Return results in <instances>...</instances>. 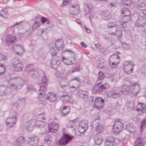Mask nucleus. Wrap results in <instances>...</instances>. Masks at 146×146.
Instances as JSON below:
<instances>
[{"instance_id": "f257e3e1", "label": "nucleus", "mask_w": 146, "mask_h": 146, "mask_svg": "<svg viewBox=\"0 0 146 146\" xmlns=\"http://www.w3.org/2000/svg\"><path fill=\"white\" fill-rule=\"evenodd\" d=\"M12 82L8 87L0 86V96L8 95L11 94L12 90L21 89L24 86L25 80L24 78L18 76H13L11 78L10 83Z\"/></svg>"}, {"instance_id": "f03ea898", "label": "nucleus", "mask_w": 146, "mask_h": 146, "mask_svg": "<svg viewBox=\"0 0 146 146\" xmlns=\"http://www.w3.org/2000/svg\"><path fill=\"white\" fill-rule=\"evenodd\" d=\"M11 50L13 53L19 56L22 55L25 52L23 46L19 44L13 45Z\"/></svg>"}, {"instance_id": "7ed1b4c3", "label": "nucleus", "mask_w": 146, "mask_h": 146, "mask_svg": "<svg viewBox=\"0 0 146 146\" xmlns=\"http://www.w3.org/2000/svg\"><path fill=\"white\" fill-rule=\"evenodd\" d=\"M11 66L15 71H21L23 68L22 62L20 60L16 58L13 60Z\"/></svg>"}, {"instance_id": "20e7f679", "label": "nucleus", "mask_w": 146, "mask_h": 146, "mask_svg": "<svg viewBox=\"0 0 146 146\" xmlns=\"http://www.w3.org/2000/svg\"><path fill=\"white\" fill-rule=\"evenodd\" d=\"M134 66L133 64L130 61H126L124 62L123 64V69L127 74H131L133 72Z\"/></svg>"}, {"instance_id": "39448f33", "label": "nucleus", "mask_w": 146, "mask_h": 146, "mask_svg": "<svg viewBox=\"0 0 146 146\" xmlns=\"http://www.w3.org/2000/svg\"><path fill=\"white\" fill-rule=\"evenodd\" d=\"M120 61V58L119 55L114 54L111 56L109 59V65L112 67H115L116 65L119 64Z\"/></svg>"}, {"instance_id": "423d86ee", "label": "nucleus", "mask_w": 146, "mask_h": 146, "mask_svg": "<svg viewBox=\"0 0 146 146\" xmlns=\"http://www.w3.org/2000/svg\"><path fill=\"white\" fill-rule=\"evenodd\" d=\"M85 14L86 15L88 14L90 19L91 20L93 17L95 16V12L92 9V6L89 3L85 5Z\"/></svg>"}, {"instance_id": "0eeeda50", "label": "nucleus", "mask_w": 146, "mask_h": 146, "mask_svg": "<svg viewBox=\"0 0 146 146\" xmlns=\"http://www.w3.org/2000/svg\"><path fill=\"white\" fill-rule=\"evenodd\" d=\"M146 24V17L139 15L136 20L135 25L137 27H144Z\"/></svg>"}, {"instance_id": "6e6552de", "label": "nucleus", "mask_w": 146, "mask_h": 146, "mask_svg": "<svg viewBox=\"0 0 146 146\" xmlns=\"http://www.w3.org/2000/svg\"><path fill=\"white\" fill-rule=\"evenodd\" d=\"M121 92H120V89L117 88L109 91L107 96L110 98H116L118 97L119 96L121 95Z\"/></svg>"}, {"instance_id": "1a4fd4ad", "label": "nucleus", "mask_w": 146, "mask_h": 146, "mask_svg": "<svg viewBox=\"0 0 146 146\" xmlns=\"http://www.w3.org/2000/svg\"><path fill=\"white\" fill-rule=\"evenodd\" d=\"M140 90V87L137 83H135L130 86V93L136 96Z\"/></svg>"}, {"instance_id": "9d476101", "label": "nucleus", "mask_w": 146, "mask_h": 146, "mask_svg": "<svg viewBox=\"0 0 146 146\" xmlns=\"http://www.w3.org/2000/svg\"><path fill=\"white\" fill-rule=\"evenodd\" d=\"M46 116L44 113L40 114L36 116L35 118L34 119H35V122L37 124H40L41 125L40 126V127H43L42 124L43 123V122L44 120L46 119Z\"/></svg>"}, {"instance_id": "9b49d317", "label": "nucleus", "mask_w": 146, "mask_h": 146, "mask_svg": "<svg viewBox=\"0 0 146 146\" xmlns=\"http://www.w3.org/2000/svg\"><path fill=\"white\" fill-rule=\"evenodd\" d=\"M35 119H32L31 122H28L26 123L25 129L27 131H32L35 126L40 127V126L41 125L40 124H36V122H35Z\"/></svg>"}, {"instance_id": "f8f14e48", "label": "nucleus", "mask_w": 146, "mask_h": 146, "mask_svg": "<svg viewBox=\"0 0 146 146\" xmlns=\"http://www.w3.org/2000/svg\"><path fill=\"white\" fill-rule=\"evenodd\" d=\"M123 125L121 122L116 121L113 126V132L118 133L123 129Z\"/></svg>"}, {"instance_id": "ddd939ff", "label": "nucleus", "mask_w": 146, "mask_h": 146, "mask_svg": "<svg viewBox=\"0 0 146 146\" xmlns=\"http://www.w3.org/2000/svg\"><path fill=\"white\" fill-rule=\"evenodd\" d=\"M80 13V6L78 5L74 4L70 8V13L73 15H77Z\"/></svg>"}, {"instance_id": "4468645a", "label": "nucleus", "mask_w": 146, "mask_h": 146, "mask_svg": "<svg viewBox=\"0 0 146 146\" xmlns=\"http://www.w3.org/2000/svg\"><path fill=\"white\" fill-rule=\"evenodd\" d=\"M104 104V100L102 98L99 97L95 100L94 105L96 108L100 109L102 107Z\"/></svg>"}, {"instance_id": "2eb2a0df", "label": "nucleus", "mask_w": 146, "mask_h": 146, "mask_svg": "<svg viewBox=\"0 0 146 146\" xmlns=\"http://www.w3.org/2000/svg\"><path fill=\"white\" fill-rule=\"evenodd\" d=\"M72 139V137L66 134H64L63 137L59 140V143L60 145H65Z\"/></svg>"}, {"instance_id": "dca6fc26", "label": "nucleus", "mask_w": 146, "mask_h": 146, "mask_svg": "<svg viewBox=\"0 0 146 146\" xmlns=\"http://www.w3.org/2000/svg\"><path fill=\"white\" fill-rule=\"evenodd\" d=\"M39 140V137L37 136H33L31 137L28 138L27 141L29 144L32 146H37Z\"/></svg>"}, {"instance_id": "f3484780", "label": "nucleus", "mask_w": 146, "mask_h": 146, "mask_svg": "<svg viewBox=\"0 0 146 146\" xmlns=\"http://www.w3.org/2000/svg\"><path fill=\"white\" fill-rule=\"evenodd\" d=\"M17 119L15 117H9L5 120V123L7 127L9 128L13 127L15 125Z\"/></svg>"}, {"instance_id": "a211bd4d", "label": "nucleus", "mask_w": 146, "mask_h": 146, "mask_svg": "<svg viewBox=\"0 0 146 146\" xmlns=\"http://www.w3.org/2000/svg\"><path fill=\"white\" fill-rule=\"evenodd\" d=\"M58 125L57 123L52 122L48 125V131L51 133H56L58 130Z\"/></svg>"}, {"instance_id": "6ab92c4d", "label": "nucleus", "mask_w": 146, "mask_h": 146, "mask_svg": "<svg viewBox=\"0 0 146 146\" xmlns=\"http://www.w3.org/2000/svg\"><path fill=\"white\" fill-rule=\"evenodd\" d=\"M109 33L110 35H115L119 37H121L122 35V31L121 28L118 26L115 28V29L114 31H109Z\"/></svg>"}, {"instance_id": "aec40b11", "label": "nucleus", "mask_w": 146, "mask_h": 146, "mask_svg": "<svg viewBox=\"0 0 146 146\" xmlns=\"http://www.w3.org/2000/svg\"><path fill=\"white\" fill-rule=\"evenodd\" d=\"M130 15H123L122 18L120 20L121 25L123 27H124L126 25L127 23L131 19Z\"/></svg>"}, {"instance_id": "412c9836", "label": "nucleus", "mask_w": 146, "mask_h": 146, "mask_svg": "<svg viewBox=\"0 0 146 146\" xmlns=\"http://www.w3.org/2000/svg\"><path fill=\"white\" fill-rule=\"evenodd\" d=\"M69 81L66 78H63L59 81V84L60 87L62 89H65L69 86Z\"/></svg>"}, {"instance_id": "4be33fe9", "label": "nucleus", "mask_w": 146, "mask_h": 146, "mask_svg": "<svg viewBox=\"0 0 146 146\" xmlns=\"http://www.w3.org/2000/svg\"><path fill=\"white\" fill-rule=\"evenodd\" d=\"M16 39L15 36L9 35H7L5 39L6 44L8 46L11 45L14 42Z\"/></svg>"}, {"instance_id": "5701e85b", "label": "nucleus", "mask_w": 146, "mask_h": 146, "mask_svg": "<svg viewBox=\"0 0 146 146\" xmlns=\"http://www.w3.org/2000/svg\"><path fill=\"white\" fill-rule=\"evenodd\" d=\"M45 90H40L38 91V98L40 101L41 102L42 104L45 105V97L44 96V93Z\"/></svg>"}, {"instance_id": "b1692460", "label": "nucleus", "mask_w": 146, "mask_h": 146, "mask_svg": "<svg viewBox=\"0 0 146 146\" xmlns=\"http://www.w3.org/2000/svg\"><path fill=\"white\" fill-rule=\"evenodd\" d=\"M46 98L47 100L49 102H53L56 100V95L54 92H50L47 94Z\"/></svg>"}, {"instance_id": "393cba45", "label": "nucleus", "mask_w": 146, "mask_h": 146, "mask_svg": "<svg viewBox=\"0 0 146 146\" xmlns=\"http://www.w3.org/2000/svg\"><path fill=\"white\" fill-rule=\"evenodd\" d=\"M57 58L58 57L56 56L55 58H53L51 61V67L54 69L57 68L60 64V62Z\"/></svg>"}, {"instance_id": "a878e982", "label": "nucleus", "mask_w": 146, "mask_h": 146, "mask_svg": "<svg viewBox=\"0 0 146 146\" xmlns=\"http://www.w3.org/2000/svg\"><path fill=\"white\" fill-rule=\"evenodd\" d=\"M136 6L139 9L141 10H144L145 7V4L142 1L138 0L135 2V3Z\"/></svg>"}, {"instance_id": "bb28decb", "label": "nucleus", "mask_w": 146, "mask_h": 146, "mask_svg": "<svg viewBox=\"0 0 146 146\" xmlns=\"http://www.w3.org/2000/svg\"><path fill=\"white\" fill-rule=\"evenodd\" d=\"M137 111H141L143 113L146 111V105L143 103H139L137 106Z\"/></svg>"}, {"instance_id": "cd10ccee", "label": "nucleus", "mask_w": 146, "mask_h": 146, "mask_svg": "<svg viewBox=\"0 0 146 146\" xmlns=\"http://www.w3.org/2000/svg\"><path fill=\"white\" fill-rule=\"evenodd\" d=\"M47 82V79L45 76H44L42 80L40 85V90H46V85Z\"/></svg>"}, {"instance_id": "c85d7f7f", "label": "nucleus", "mask_w": 146, "mask_h": 146, "mask_svg": "<svg viewBox=\"0 0 146 146\" xmlns=\"http://www.w3.org/2000/svg\"><path fill=\"white\" fill-rule=\"evenodd\" d=\"M70 111V108L68 106H64L60 110L61 115L62 116H65L67 115Z\"/></svg>"}, {"instance_id": "c756f323", "label": "nucleus", "mask_w": 146, "mask_h": 146, "mask_svg": "<svg viewBox=\"0 0 146 146\" xmlns=\"http://www.w3.org/2000/svg\"><path fill=\"white\" fill-rule=\"evenodd\" d=\"M61 98L64 103L68 102L70 99V96L68 93L64 94L61 96Z\"/></svg>"}, {"instance_id": "7c9ffc66", "label": "nucleus", "mask_w": 146, "mask_h": 146, "mask_svg": "<svg viewBox=\"0 0 146 146\" xmlns=\"http://www.w3.org/2000/svg\"><path fill=\"white\" fill-rule=\"evenodd\" d=\"M62 60L64 63L66 65L72 64L74 62V59H71L69 57L66 58L62 57Z\"/></svg>"}, {"instance_id": "2f4dec72", "label": "nucleus", "mask_w": 146, "mask_h": 146, "mask_svg": "<svg viewBox=\"0 0 146 146\" xmlns=\"http://www.w3.org/2000/svg\"><path fill=\"white\" fill-rule=\"evenodd\" d=\"M52 43L53 45H54V46L58 48V50L62 49L63 42L62 40H57L55 41L54 43Z\"/></svg>"}, {"instance_id": "473e14b6", "label": "nucleus", "mask_w": 146, "mask_h": 146, "mask_svg": "<svg viewBox=\"0 0 146 146\" xmlns=\"http://www.w3.org/2000/svg\"><path fill=\"white\" fill-rule=\"evenodd\" d=\"M54 46L52 43H50V53L52 56H55L58 50V48Z\"/></svg>"}, {"instance_id": "72a5a7b5", "label": "nucleus", "mask_w": 146, "mask_h": 146, "mask_svg": "<svg viewBox=\"0 0 146 146\" xmlns=\"http://www.w3.org/2000/svg\"><path fill=\"white\" fill-rule=\"evenodd\" d=\"M95 143L98 145H100L103 141L102 137L99 134H97L94 137Z\"/></svg>"}, {"instance_id": "f704fd0d", "label": "nucleus", "mask_w": 146, "mask_h": 146, "mask_svg": "<svg viewBox=\"0 0 146 146\" xmlns=\"http://www.w3.org/2000/svg\"><path fill=\"white\" fill-rule=\"evenodd\" d=\"M79 96L82 98H86L88 97V93L87 91L80 90L78 92Z\"/></svg>"}, {"instance_id": "c9c22d12", "label": "nucleus", "mask_w": 146, "mask_h": 146, "mask_svg": "<svg viewBox=\"0 0 146 146\" xmlns=\"http://www.w3.org/2000/svg\"><path fill=\"white\" fill-rule=\"evenodd\" d=\"M96 130L97 132L102 133L104 131V127L99 122H96L95 124Z\"/></svg>"}, {"instance_id": "e433bc0d", "label": "nucleus", "mask_w": 146, "mask_h": 146, "mask_svg": "<svg viewBox=\"0 0 146 146\" xmlns=\"http://www.w3.org/2000/svg\"><path fill=\"white\" fill-rule=\"evenodd\" d=\"M25 141V139L23 136L18 138L17 140V142L15 144V146H21V144L23 143Z\"/></svg>"}, {"instance_id": "4c0bfd02", "label": "nucleus", "mask_w": 146, "mask_h": 146, "mask_svg": "<svg viewBox=\"0 0 146 146\" xmlns=\"http://www.w3.org/2000/svg\"><path fill=\"white\" fill-rule=\"evenodd\" d=\"M120 89V92H121V95L123 94L126 93L127 92H129L130 93V86L128 85H124L121 89Z\"/></svg>"}, {"instance_id": "58836bf2", "label": "nucleus", "mask_w": 146, "mask_h": 146, "mask_svg": "<svg viewBox=\"0 0 146 146\" xmlns=\"http://www.w3.org/2000/svg\"><path fill=\"white\" fill-rule=\"evenodd\" d=\"M30 74L33 78H38L40 75L38 70L36 69H34L33 70L31 71Z\"/></svg>"}, {"instance_id": "ea45409f", "label": "nucleus", "mask_w": 146, "mask_h": 146, "mask_svg": "<svg viewBox=\"0 0 146 146\" xmlns=\"http://www.w3.org/2000/svg\"><path fill=\"white\" fill-rule=\"evenodd\" d=\"M118 26L115 23L110 22L108 23L107 28L109 29H111L110 31H113V30L115 29V28Z\"/></svg>"}, {"instance_id": "a19ab883", "label": "nucleus", "mask_w": 146, "mask_h": 146, "mask_svg": "<svg viewBox=\"0 0 146 146\" xmlns=\"http://www.w3.org/2000/svg\"><path fill=\"white\" fill-rule=\"evenodd\" d=\"M102 15V19L105 20H108L111 17L110 13L108 11L103 12Z\"/></svg>"}, {"instance_id": "79ce46f5", "label": "nucleus", "mask_w": 146, "mask_h": 146, "mask_svg": "<svg viewBox=\"0 0 146 146\" xmlns=\"http://www.w3.org/2000/svg\"><path fill=\"white\" fill-rule=\"evenodd\" d=\"M134 128L135 127L133 126V124H130L126 125V128L125 129L130 132L133 133L135 131Z\"/></svg>"}, {"instance_id": "37998d69", "label": "nucleus", "mask_w": 146, "mask_h": 146, "mask_svg": "<svg viewBox=\"0 0 146 146\" xmlns=\"http://www.w3.org/2000/svg\"><path fill=\"white\" fill-rule=\"evenodd\" d=\"M99 84L100 87L102 92L104 90L107 89L110 87L109 85L108 84L107 82H105V83L103 84H102L101 83H99Z\"/></svg>"}, {"instance_id": "c03bdc74", "label": "nucleus", "mask_w": 146, "mask_h": 146, "mask_svg": "<svg viewBox=\"0 0 146 146\" xmlns=\"http://www.w3.org/2000/svg\"><path fill=\"white\" fill-rule=\"evenodd\" d=\"M25 69L26 71L30 74L31 72L34 69L33 68V65L31 64H28L26 66Z\"/></svg>"}, {"instance_id": "a18cd8bd", "label": "nucleus", "mask_w": 146, "mask_h": 146, "mask_svg": "<svg viewBox=\"0 0 146 146\" xmlns=\"http://www.w3.org/2000/svg\"><path fill=\"white\" fill-rule=\"evenodd\" d=\"M94 91L95 93H100L102 92L99 83L94 86Z\"/></svg>"}, {"instance_id": "49530a36", "label": "nucleus", "mask_w": 146, "mask_h": 146, "mask_svg": "<svg viewBox=\"0 0 146 146\" xmlns=\"http://www.w3.org/2000/svg\"><path fill=\"white\" fill-rule=\"evenodd\" d=\"M25 100L24 98H19L17 103L20 106H23L25 103Z\"/></svg>"}, {"instance_id": "de8ad7c7", "label": "nucleus", "mask_w": 146, "mask_h": 146, "mask_svg": "<svg viewBox=\"0 0 146 146\" xmlns=\"http://www.w3.org/2000/svg\"><path fill=\"white\" fill-rule=\"evenodd\" d=\"M146 127V118L143 119L141 123L140 128L141 131H143V129Z\"/></svg>"}, {"instance_id": "09e8293b", "label": "nucleus", "mask_w": 146, "mask_h": 146, "mask_svg": "<svg viewBox=\"0 0 146 146\" xmlns=\"http://www.w3.org/2000/svg\"><path fill=\"white\" fill-rule=\"evenodd\" d=\"M40 21H36L35 22L33 25L32 28L33 30L37 29L41 24Z\"/></svg>"}, {"instance_id": "8fccbe9b", "label": "nucleus", "mask_w": 146, "mask_h": 146, "mask_svg": "<svg viewBox=\"0 0 146 146\" xmlns=\"http://www.w3.org/2000/svg\"><path fill=\"white\" fill-rule=\"evenodd\" d=\"M121 13L123 15H131L129 11L126 8H123L121 11Z\"/></svg>"}, {"instance_id": "3c124183", "label": "nucleus", "mask_w": 146, "mask_h": 146, "mask_svg": "<svg viewBox=\"0 0 146 146\" xmlns=\"http://www.w3.org/2000/svg\"><path fill=\"white\" fill-rule=\"evenodd\" d=\"M142 142L140 138H137L134 143V146H143Z\"/></svg>"}, {"instance_id": "603ef678", "label": "nucleus", "mask_w": 146, "mask_h": 146, "mask_svg": "<svg viewBox=\"0 0 146 146\" xmlns=\"http://www.w3.org/2000/svg\"><path fill=\"white\" fill-rule=\"evenodd\" d=\"M79 125L83 127L84 128L86 127L87 129L88 127V121L85 120H82L80 122Z\"/></svg>"}, {"instance_id": "864d4df0", "label": "nucleus", "mask_w": 146, "mask_h": 146, "mask_svg": "<svg viewBox=\"0 0 146 146\" xmlns=\"http://www.w3.org/2000/svg\"><path fill=\"white\" fill-rule=\"evenodd\" d=\"M105 77V75L101 71L99 72L98 76V79L99 80L103 79Z\"/></svg>"}, {"instance_id": "5fc2aeb1", "label": "nucleus", "mask_w": 146, "mask_h": 146, "mask_svg": "<svg viewBox=\"0 0 146 146\" xmlns=\"http://www.w3.org/2000/svg\"><path fill=\"white\" fill-rule=\"evenodd\" d=\"M52 140V138L50 135H47L45 138V141L48 144H49L51 143Z\"/></svg>"}, {"instance_id": "6e6d98bb", "label": "nucleus", "mask_w": 146, "mask_h": 146, "mask_svg": "<svg viewBox=\"0 0 146 146\" xmlns=\"http://www.w3.org/2000/svg\"><path fill=\"white\" fill-rule=\"evenodd\" d=\"M87 130V127H85L84 128V127L79 125L78 128V130L80 133H83Z\"/></svg>"}, {"instance_id": "4d7b16f0", "label": "nucleus", "mask_w": 146, "mask_h": 146, "mask_svg": "<svg viewBox=\"0 0 146 146\" xmlns=\"http://www.w3.org/2000/svg\"><path fill=\"white\" fill-rule=\"evenodd\" d=\"M106 141L109 142L110 143H115V139L113 137L110 136L106 138Z\"/></svg>"}, {"instance_id": "13d9d810", "label": "nucleus", "mask_w": 146, "mask_h": 146, "mask_svg": "<svg viewBox=\"0 0 146 146\" xmlns=\"http://www.w3.org/2000/svg\"><path fill=\"white\" fill-rule=\"evenodd\" d=\"M6 69L5 66L2 64H0V75L3 73Z\"/></svg>"}, {"instance_id": "bf43d9fd", "label": "nucleus", "mask_w": 146, "mask_h": 146, "mask_svg": "<svg viewBox=\"0 0 146 146\" xmlns=\"http://www.w3.org/2000/svg\"><path fill=\"white\" fill-rule=\"evenodd\" d=\"M80 70V67L79 66H78L76 67H74L73 68L68 71V72H73L79 70Z\"/></svg>"}, {"instance_id": "052dcab7", "label": "nucleus", "mask_w": 146, "mask_h": 146, "mask_svg": "<svg viewBox=\"0 0 146 146\" xmlns=\"http://www.w3.org/2000/svg\"><path fill=\"white\" fill-rule=\"evenodd\" d=\"M122 46L124 48L126 49H129L131 47V45L130 44L125 42H123L122 43Z\"/></svg>"}, {"instance_id": "680f3d73", "label": "nucleus", "mask_w": 146, "mask_h": 146, "mask_svg": "<svg viewBox=\"0 0 146 146\" xmlns=\"http://www.w3.org/2000/svg\"><path fill=\"white\" fill-rule=\"evenodd\" d=\"M69 51L70 52V56L69 57L70 58H71V59H72L73 58L74 59V62L75 60L76 57V54L74 52L70 50H69Z\"/></svg>"}, {"instance_id": "e2e57ef3", "label": "nucleus", "mask_w": 146, "mask_h": 146, "mask_svg": "<svg viewBox=\"0 0 146 146\" xmlns=\"http://www.w3.org/2000/svg\"><path fill=\"white\" fill-rule=\"evenodd\" d=\"M40 20L41 21L42 23H44L46 22L47 24H49L50 22V21L48 20V19H46L45 18H44V17H42L41 18Z\"/></svg>"}, {"instance_id": "0e129e2a", "label": "nucleus", "mask_w": 146, "mask_h": 146, "mask_svg": "<svg viewBox=\"0 0 146 146\" xmlns=\"http://www.w3.org/2000/svg\"><path fill=\"white\" fill-rule=\"evenodd\" d=\"M131 0H123L122 3L126 5L129 6L131 3Z\"/></svg>"}, {"instance_id": "69168bd1", "label": "nucleus", "mask_w": 146, "mask_h": 146, "mask_svg": "<svg viewBox=\"0 0 146 146\" xmlns=\"http://www.w3.org/2000/svg\"><path fill=\"white\" fill-rule=\"evenodd\" d=\"M72 80H75L77 81V85H80V80L78 77H74L72 79Z\"/></svg>"}, {"instance_id": "338daca9", "label": "nucleus", "mask_w": 146, "mask_h": 146, "mask_svg": "<svg viewBox=\"0 0 146 146\" xmlns=\"http://www.w3.org/2000/svg\"><path fill=\"white\" fill-rule=\"evenodd\" d=\"M7 13L4 10H2L0 11V16L3 17H5V16L6 15Z\"/></svg>"}, {"instance_id": "774afa93", "label": "nucleus", "mask_w": 146, "mask_h": 146, "mask_svg": "<svg viewBox=\"0 0 146 146\" xmlns=\"http://www.w3.org/2000/svg\"><path fill=\"white\" fill-rule=\"evenodd\" d=\"M71 1V0H63L62 6H64L67 5Z\"/></svg>"}]
</instances>
